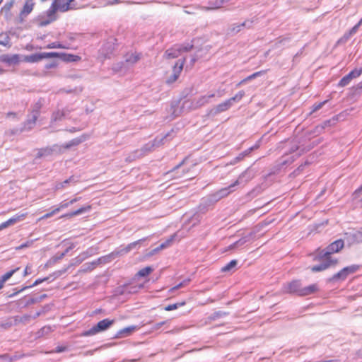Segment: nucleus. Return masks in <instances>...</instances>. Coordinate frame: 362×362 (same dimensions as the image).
I'll use <instances>...</instances> for the list:
<instances>
[{
    "label": "nucleus",
    "instance_id": "obj_1",
    "mask_svg": "<svg viewBox=\"0 0 362 362\" xmlns=\"http://www.w3.org/2000/svg\"><path fill=\"white\" fill-rule=\"evenodd\" d=\"M344 246V242L342 239H338L330 243L326 248L321 250L317 248L315 250V257L314 259H321L322 257L332 258L331 255L339 252Z\"/></svg>",
    "mask_w": 362,
    "mask_h": 362
},
{
    "label": "nucleus",
    "instance_id": "obj_2",
    "mask_svg": "<svg viewBox=\"0 0 362 362\" xmlns=\"http://www.w3.org/2000/svg\"><path fill=\"white\" fill-rule=\"evenodd\" d=\"M57 11V0H54L51 4L49 8L43 14L38 16V25L44 27L57 20L56 13Z\"/></svg>",
    "mask_w": 362,
    "mask_h": 362
},
{
    "label": "nucleus",
    "instance_id": "obj_3",
    "mask_svg": "<svg viewBox=\"0 0 362 362\" xmlns=\"http://www.w3.org/2000/svg\"><path fill=\"white\" fill-rule=\"evenodd\" d=\"M360 269V265L352 264L343 268L337 274H334L329 279L330 282H339L344 281L349 275L352 274Z\"/></svg>",
    "mask_w": 362,
    "mask_h": 362
},
{
    "label": "nucleus",
    "instance_id": "obj_4",
    "mask_svg": "<svg viewBox=\"0 0 362 362\" xmlns=\"http://www.w3.org/2000/svg\"><path fill=\"white\" fill-rule=\"evenodd\" d=\"M215 97L214 93L202 95L199 98H194L191 100H186L184 106H187L191 110H197L201 107L206 105L211 102V99Z\"/></svg>",
    "mask_w": 362,
    "mask_h": 362
},
{
    "label": "nucleus",
    "instance_id": "obj_5",
    "mask_svg": "<svg viewBox=\"0 0 362 362\" xmlns=\"http://www.w3.org/2000/svg\"><path fill=\"white\" fill-rule=\"evenodd\" d=\"M193 45H175L172 47L168 49L165 52L167 59L177 58L182 52H189L193 48Z\"/></svg>",
    "mask_w": 362,
    "mask_h": 362
},
{
    "label": "nucleus",
    "instance_id": "obj_6",
    "mask_svg": "<svg viewBox=\"0 0 362 362\" xmlns=\"http://www.w3.org/2000/svg\"><path fill=\"white\" fill-rule=\"evenodd\" d=\"M114 323L113 320L104 319L100 322H98L95 326H93L90 329L85 331L83 333V336H91L94 335L98 332H103L107 329L112 324Z\"/></svg>",
    "mask_w": 362,
    "mask_h": 362
},
{
    "label": "nucleus",
    "instance_id": "obj_7",
    "mask_svg": "<svg viewBox=\"0 0 362 362\" xmlns=\"http://www.w3.org/2000/svg\"><path fill=\"white\" fill-rule=\"evenodd\" d=\"M117 39L115 37H110L105 42L101 48L100 49V54L104 58H110V55L113 53L115 49Z\"/></svg>",
    "mask_w": 362,
    "mask_h": 362
},
{
    "label": "nucleus",
    "instance_id": "obj_8",
    "mask_svg": "<svg viewBox=\"0 0 362 362\" xmlns=\"http://www.w3.org/2000/svg\"><path fill=\"white\" fill-rule=\"evenodd\" d=\"M59 56V54L58 52L35 53L26 56L25 57V61L30 63H35L46 58H52Z\"/></svg>",
    "mask_w": 362,
    "mask_h": 362
},
{
    "label": "nucleus",
    "instance_id": "obj_9",
    "mask_svg": "<svg viewBox=\"0 0 362 362\" xmlns=\"http://www.w3.org/2000/svg\"><path fill=\"white\" fill-rule=\"evenodd\" d=\"M230 101L228 99L224 102L214 106V107L207 110V116L214 117L223 112H225L232 107Z\"/></svg>",
    "mask_w": 362,
    "mask_h": 362
},
{
    "label": "nucleus",
    "instance_id": "obj_10",
    "mask_svg": "<svg viewBox=\"0 0 362 362\" xmlns=\"http://www.w3.org/2000/svg\"><path fill=\"white\" fill-rule=\"evenodd\" d=\"M185 59H179L173 66V72L166 80L168 84L174 83L180 76V74L183 69Z\"/></svg>",
    "mask_w": 362,
    "mask_h": 362
},
{
    "label": "nucleus",
    "instance_id": "obj_11",
    "mask_svg": "<svg viewBox=\"0 0 362 362\" xmlns=\"http://www.w3.org/2000/svg\"><path fill=\"white\" fill-rule=\"evenodd\" d=\"M319 261H322V262L317 265H315L311 267V271L313 272H319L324 271L329 268L331 265H334L337 263V259L333 258H327L322 257L321 259H318Z\"/></svg>",
    "mask_w": 362,
    "mask_h": 362
},
{
    "label": "nucleus",
    "instance_id": "obj_12",
    "mask_svg": "<svg viewBox=\"0 0 362 362\" xmlns=\"http://www.w3.org/2000/svg\"><path fill=\"white\" fill-rule=\"evenodd\" d=\"M34 6V1L32 0H25L24 6L18 18V22L19 23H23L24 22L25 18L32 12Z\"/></svg>",
    "mask_w": 362,
    "mask_h": 362
},
{
    "label": "nucleus",
    "instance_id": "obj_13",
    "mask_svg": "<svg viewBox=\"0 0 362 362\" xmlns=\"http://www.w3.org/2000/svg\"><path fill=\"white\" fill-rule=\"evenodd\" d=\"M362 73V68L354 69L344 76L339 82L338 86L344 87L347 86L352 79L358 77Z\"/></svg>",
    "mask_w": 362,
    "mask_h": 362
},
{
    "label": "nucleus",
    "instance_id": "obj_14",
    "mask_svg": "<svg viewBox=\"0 0 362 362\" xmlns=\"http://www.w3.org/2000/svg\"><path fill=\"white\" fill-rule=\"evenodd\" d=\"M185 161V159H184L182 162H180L179 164L175 165L171 170H169L167 173V175H168L170 177L174 178V179H179L182 177L185 173H187L189 170L183 168L181 171H180V168L183 165Z\"/></svg>",
    "mask_w": 362,
    "mask_h": 362
},
{
    "label": "nucleus",
    "instance_id": "obj_15",
    "mask_svg": "<svg viewBox=\"0 0 362 362\" xmlns=\"http://www.w3.org/2000/svg\"><path fill=\"white\" fill-rule=\"evenodd\" d=\"M301 288L302 284L298 280H294L284 286V290L286 292L298 296H300Z\"/></svg>",
    "mask_w": 362,
    "mask_h": 362
},
{
    "label": "nucleus",
    "instance_id": "obj_16",
    "mask_svg": "<svg viewBox=\"0 0 362 362\" xmlns=\"http://www.w3.org/2000/svg\"><path fill=\"white\" fill-rule=\"evenodd\" d=\"M172 133H173V130L167 133L164 136H156L152 141L147 144V146H149L150 150H153L154 148L159 147L164 144L165 140L171 136Z\"/></svg>",
    "mask_w": 362,
    "mask_h": 362
},
{
    "label": "nucleus",
    "instance_id": "obj_17",
    "mask_svg": "<svg viewBox=\"0 0 362 362\" xmlns=\"http://www.w3.org/2000/svg\"><path fill=\"white\" fill-rule=\"evenodd\" d=\"M255 176V173L250 170L247 169L245 172L240 175L238 180L233 182V185L237 186L243 182H247L251 180Z\"/></svg>",
    "mask_w": 362,
    "mask_h": 362
},
{
    "label": "nucleus",
    "instance_id": "obj_18",
    "mask_svg": "<svg viewBox=\"0 0 362 362\" xmlns=\"http://www.w3.org/2000/svg\"><path fill=\"white\" fill-rule=\"evenodd\" d=\"M252 20H246L242 23H234L230 27V32L232 34L239 33L243 28H250L252 26Z\"/></svg>",
    "mask_w": 362,
    "mask_h": 362
},
{
    "label": "nucleus",
    "instance_id": "obj_19",
    "mask_svg": "<svg viewBox=\"0 0 362 362\" xmlns=\"http://www.w3.org/2000/svg\"><path fill=\"white\" fill-rule=\"evenodd\" d=\"M0 62L6 64L9 66L15 65L19 62V56L18 54H1L0 56Z\"/></svg>",
    "mask_w": 362,
    "mask_h": 362
},
{
    "label": "nucleus",
    "instance_id": "obj_20",
    "mask_svg": "<svg viewBox=\"0 0 362 362\" xmlns=\"http://www.w3.org/2000/svg\"><path fill=\"white\" fill-rule=\"evenodd\" d=\"M141 54L136 52L127 53L124 57V62H122V64H127L128 66H132L137 63L141 59Z\"/></svg>",
    "mask_w": 362,
    "mask_h": 362
},
{
    "label": "nucleus",
    "instance_id": "obj_21",
    "mask_svg": "<svg viewBox=\"0 0 362 362\" xmlns=\"http://www.w3.org/2000/svg\"><path fill=\"white\" fill-rule=\"evenodd\" d=\"M146 240V238H141L140 240H138L135 242H133L127 246L121 245L118 248L120 250L122 256L129 253L131 250L136 248L137 245H139L141 242H144Z\"/></svg>",
    "mask_w": 362,
    "mask_h": 362
},
{
    "label": "nucleus",
    "instance_id": "obj_22",
    "mask_svg": "<svg viewBox=\"0 0 362 362\" xmlns=\"http://www.w3.org/2000/svg\"><path fill=\"white\" fill-rule=\"evenodd\" d=\"M70 112L71 111L68 108L58 110L52 113L51 120L52 122L61 121L62 119L66 117Z\"/></svg>",
    "mask_w": 362,
    "mask_h": 362
},
{
    "label": "nucleus",
    "instance_id": "obj_23",
    "mask_svg": "<svg viewBox=\"0 0 362 362\" xmlns=\"http://www.w3.org/2000/svg\"><path fill=\"white\" fill-rule=\"evenodd\" d=\"M24 217V214L13 216L6 221H4L0 224V230L4 229L10 226L15 224L16 223L23 220Z\"/></svg>",
    "mask_w": 362,
    "mask_h": 362
},
{
    "label": "nucleus",
    "instance_id": "obj_24",
    "mask_svg": "<svg viewBox=\"0 0 362 362\" xmlns=\"http://www.w3.org/2000/svg\"><path fill=\"white\" fill-rule=\"evenodd\" d=\"M66 270H64V271H59V272H54L52 275H50L49 276H47V277H45V278H43V279H37L35 281V282L30 285V286H26L25 288H23L22 290H24L25 288H31V287H33V286H37L40 284H42V282L44 281H49V279L52 277L53 279H54L55 278L59 276L63 272H64Z\"/></svg>",
    "mask_w": 362,
    "mask_h": 362
},
{
    "label": "nucleus",
    "instance_id": "obj_25",
    "mask_svg": "<svg viewBox=\"0 0 362 362\" xmlns=\"http://www.w3.org/2000/svg\"><path fill=\"white\" fill-rule=\"evenodd\" d=\"M38 117L35 115H30L28 116V119L23 123V129L25 131L31 130L35 125L36 121Z\"/></svg>",
    "mask_w": 362,
    "mask_h": 362
},
{
    "label": "nucleus",
    "instance_id": "obj_26",
    "mask_svg": "<svg viewBox=\"0 0 362 362\" xmlns=\"http://www.w3.org/2000/svg\"><path fill=\"white\" fill-rule=\"evenodd\" d=\"M317 291V286L316 284H311L305 287H302L299 296H306L313 294Z\"/></svg>",
    "mask_w": 362,
    "mask_h": 362
},
{
    "label": "nucleus",
    "instance_id": "obj_27",
    "mask_svg": "<svg viewBox=\"0 0 362 362\" xmlns=\"http://www.w3.org/2000/svg\"><path fill=\"white\" fill-rule=\"evenodd\" d=\"M251 236H252V234H249L247 235H245V236L240 238L238 240H237L234 243L231 244L228 247L229 250H232V249L243 246V245H245L247 242H248L250 240Z\"/></svg>",
    "mask_w": 362,
    "mask_h": 362
},
{
    "label": "nucleus",
    "instance_id": "obj_28",
    "mask_svg": "<svg viewBox=\"0 0 362 362\" xmlns=\"http://www.w3.org/2000/svg\"><path fill=\"white\" fill-rule=\"evenodd\" d=\"M98 266V264L96 259L90 262H86L81 266L80 272L83 273L89 272L93 271Z\"/></svg>",
    "mask_w": 362,
    "mask_h": 362
},
{
    "label": "nucleus",
    "instance_id": "obj_29",
    "mask_svg": "<svg viewBox=\"0 0 362 362\" xmlns=\"http://www.w3.org/2000/svg\"><path fill=\"white\" fill-rule=\"evenodd\" d=\"M258 147H259V145L255 144V146L243 151L237 157H235L234 158V162L233 163H235L243 160L246 156H248L253 150L257 149Z\"/></svg>",
    "mask_w": 362,
    "mask_h": 362
},
{
    "label": "nucleus",
    "instance_id": "obj_30",
    "mask_svg": "<svg viewBox=\"0 0 362 362\" xmlns=\"http://www.w3.org/2000/svg\"><path fill=\"white\" fill-rule=\"evenodd\" d=\"M233 183L228 186L227 187L222 188L218 191L216 192V194L218 195L219 199H222L226 196H228L230 192L233 191Z\"/></svg>",
    "mask_w": 362,
    "mask_h": 362
},
{
    "label": "nucleus",
    "instance_id": "obj_31",
    "mask_svg": "<svg viewBox=\"0 0 362 362\" xmlns=\"http://www.w3.org/2000/svg\"><path fill=\"white\" fill-rule=\"evenodd\" d=\"M238 265V261L236 259H233L228 264H226L225 266H223L221 271L222 272H233L235 270V268Z\"/></svg>",
    "mask_w": 362,
    "mask_h": 362
},
{
    "label": "nucleus",
    "instance_id": "obj_32",
    "mask_svg": "<svg viewBox=\"0 0 362 362\" xmlns=\"http://www.w3.org/2000/svg\"><path fill=\"white\" fill-rule=\"evenodd\" d=\"M136 326H129L125 328L120 329L117 334V337H123L129 335L132 332H133L136 329Z\"/></svg>",
    "mask_w": 362,
    "mask_h": 362
},
{
    "label": "nucleus",
    "instance_id": "obj_33",
    "mask_svg": "<svg viewBox=\"0 0 362 362\" xmlns=\"http://www.w3.org/2000/svg\"><path fill=\"white\" fill-rule=\"evenodd\" d=\"M77 182H78V179H76L74 176H71L69 179H66L64 182L57 183L55 186V188H56V189H63V188L66 187V185H68L69 183H76Z\"/></svg>",
    "mask_w": 362,
    "mask_h": 362
},
{
    "label": "nucleus",
    "instance_id": "obj_34",
    "mask_svg": "<svg viewBox=\"0 0 362 362\" xmlns=\"http://www.w3.org/2000/svg\"><path fill=\"white\" fill-rule=\"evenodd\" d=\"M90 208L91 207L89 205L86 206H83L76 211H74L72 212H70V213L66 214L64 216L72 217L74 216H78V215L82 214L86 211H88L90 209Z\"/></svg>",
    "mask_w": 362,
    "mask_h": 362
},
{
    "label": "nucleus",
    "instance_id": "obj_35",
    "mask_svg": "<svg viewBox=\"0 0 362 362\" xmlns=\"http://www.w3.org/2000/svg\"><path fill=\"white\" fill-rule=\"evenodd\" d=\"M228 314H229L228 313L221 311V310L216 311L209 317V320H216L218 318H221L225 316H227Z\"/></svg>",
    "mask_w": 362,
    "mask_h": 362
},
{
    "label": "nucleus",
    "instance_id": "obj_36",
    "mask_svg": "<svg viewBox=\"0 0 362 362\" xmlns=\"http://www.w3.org/2000/svg\"><path fill=\"white\" fill-rule=\"evenodd\" d=\"M153 269L151 267H146L141 269H140L137 274L136 276L139 277H146L148 276L152 272Z\"/></svg>",
    "mask_w": 362,
    "mask_h": 362
},
{
    "label": "nucleus",
    "instance_id": "obj_37",
    "mask_svg": "<svg viewBox=\"0 0 362 362\" xmlns=\"http://www.w3.org/2000/svg\"><path fill=\"white\" fill-rule=\"evenodd\" d=\"M219 200L220 199L218 197V195L216 194V192L209 194L205 199L206 204L209 205L214 204Z\"/></svg>",
    "mask_w": 362,
    "mask_h": 362
},
{
    "label": "nucleus",
    "instance_id": "obj_38",
    "mask_svg": "<svg viewBox=\"0 0 362 362\" xmlns=\"http://www.w3.org/2000/svg\"><path fill=\"white\" fill-rule=\"evenodd\" d=\"M96 260L98 262V265H100L110 262L111 261L113 260V258L112 257L111 253H110L107 255L98 258Z\"/></svg>",
    "mask_w": 362,
    "mask_h": 362
},
{
    "label": "nucleus",
    "instance_id": "obj_39",
    "mask_svg": "<svg viewBox=\"0 0 362 362\" xmlns=\"http://www.w3.org/2000/svg\"><path fill=\"white\" fill-rule=\"evenodd\" d=\"M59 54V56L58 57H60L64 61L66 62H76L77 59L78 58V56L71 54Z\"/></svg>",
    "mask_w": 362,
    "mask_h": 362
},
{
    "label": "nucleus",
    "instance_id": "obj_40",
    "mask_svg": "<svg viewBox=\"0 0 362 362\" xmlns=\"http://www.w3.org/2000/svg\"><path fill=\"white\" fill-rule=\"evenodd\" d=\"M57 11H60L61 12H66L71 8V7L69 6V2L62 4L58 0H57Z\"/></svg>",
    "mask_w": 362,
    "mask_h": 362
},
{
    "label": "nucleus",
    "instance_id": "obj_41",
    "mask_svg": "<svg viewBox=\"0 0 362 362\" xmlns=\"http://www.w3.org/2000/svg\"><path fill=\"white\" fill-rule=\"evenodd\" d=\"M244 95V90H240L233 97L229 98L228 100L230 101L231 104L233 105L234 103L240 101Z\"/></svg>",
    "mask_w": 362,
    "mask_h": 362
},
{
    "label": "nucleus",
    "instance_id": "obj_42",
    "mask_svg": "<svg viewBox=\"0 0 362 362\" xmlns=\"http://www.w3.org/2000/svg\"><path fill=\"white\" fill-rule=\"evenodd\" d=\"M52 149L49 148H40L38 150L36 157L40 158L43 156L50 155L52 153Z\"/></svg>",
    "mask_w": 362,
    "mask_h": 362
},
{
    "label": "nucleus",
    "instance_id": "obj_43",
    "mask_svg": "<svg viewBox=\"0 0 362 362\" xmlns=\"http://www.w3.org/2000/svg\"><path fill=\"white\" fill-rule=\"evenodd\" d=\"M42 107V103L38 101L33 107L30 115L39 117L40 109Z\"/></svg>",
    "mask_w": 362,
    "mask_h": 362
},
{
    "label": "nucleus",
    "instance_id": "obj_44",
    "mask_svg": "<svg viewBox=\"0 0 362 362\" xmlns=\"http://www.w3.org/2000/svg\"><path fill=\"white\" fill-rule=\"evenodd\" d=\"M15 4L14 0H10L7 1L4 6L1 8V11H4L5 13H10L12 7Z\"/></svg>",
    "mask_w": 362,
    "mask_h": 362
},
{
    "label": "nucleus",
    "instance_id": "obj_45",
    "mask_svg": "<svg viewBox=\"0 0 362 362\" xmlns=\"http://www.w3.org/2000/svg\"><path fill=\"white\" fill-rule=\"evenodd\" d=\"M185 305V301H182V302L176 303H173V304H170L165 308V310L167 311H171V310H175L181 306H183Z\"/></svg>",
    "mask_w": 362,
    "mask_h": 362
},
{
    "label": "nucleus",
    "instance_id": "obj_46",
    "mask_svg": "<svg viewBox=\"0 0 362 362\" xmlns=\"http://www.w3.org/2000/svg\"><path fill=\"white\" fill-rule=\"evenodd\" d=\"M351 91L353 97L360 96L362 92V83H359L356 87H353Z\"/></svg>",
    "mask_w": 362,
    "mask_h": 362
},
{
    "label": "nucleus",
    "instance_id": "obj_47",
    "mask_svg": "<svg viewBox=\"0 0 362 362\" xmlns=\"http://www.w3.org/2000/svg\"><path fill=\"white\" fill-rule=\"evenodd\" d=\"M81 142H82V139H78V138H76V139H74L69 141L68 143H66L65 144L64 147L66 148H71L72 146L78 145Z\"/></svg>",
    "mask_w": 362,
    "mask_h": 362
},
{
    "label": "nucleus",
    "instance_id": "obj_48",
    "mask_svg": "<svg viewBox=\"0 0 362 362\" xmlns=\"http://www.w3.org/2000/svg\"><path fill=\"white\" fill-rule=\"evenodd\" d=\"M19 269V267H17L14 269H12L8 272H6L5 274H4L1 279L3 281V282H6L8 279H10L14 273H16Z\"/></svg>",
    "mask_w": 362,
    "mask_h": 362
},
{
    "label": "nucleus",
    "instance_id": "obj_49",
    "mask_svg": "<svg viewBox=\"0 0 362 362\" xmlns=\"http://www.w3.org/2000/svg\"><path fill=\"white\" fill-rule=\"evenodd\" d=\"M46 47L47 49H56V48L67 49L68 48L67 47H66V46L63 45L62 44L57 42H54L49 44L47 45Z\"/></svg>",
    "mask_w": 362,
    "mask_h": 362
},
{
    "label": "nucleus",
    "instance_id": "obj_50",
    "mask_svg": "<svg viewBox=\"0 0 362 362\" xmlns=\"http://www.w3.org/2000/svg\"><path fill=\"white\" fill-rule=\"evenodd\" d=\"M263 73H264V71H257V72H255L252 74H251L250 76H247V78H245V79H243V81H240V84H243L244 83H245L246 81H250V80H252L257 76H261Z\"/></svg>",
    "mask_w": 362,
    "mask_h": 362
},
{
    "label": "nucleus",
    "instance_id": "obj_51",
    "mask_svg": "<svg viewBox=\"0 0 362 362\" xmlns=\"http://www.w3.org/2000/svg\"><path fill=\"white\" fill-rule=\"evenodd\" d=\"M0 359H4L6 362H12L17 359V356H10V355L6 354L0 355Z\"/></svg>",
    "mask_w": 362,
    "mask_h": 362
},
{
    "label": "nucleus",
    "instance_id": "obj_52",
    "mask_svg": "<svg viewBox=\"0 0 362 362\" xmlns=\"http://www.w3.org/2000/svg\"><path fill=\"white\" fill-rule=\"evenodd\" d=\"M229 0H216L214 3L210 2V4L212 6L211 8H218L223 6V4Z\"/></svg>",
    "mask_w": 362,
    "mask_h": 362
},
{
    "label": "nucleus",
    "instance_id": "obj_53",
    "mask_svg": "<svg viewBox=\"0 0 362 362\" xmlns=\"http://www.w3.org/2000/svg\"><path fill=\"white\" fill-rule=\"evenodd\" d=\"M189 279H185L184 281H182V282H180V284H178L177 286H174L173 288H172L170 291L173 292L175 290H177L178 288H181V287H183L186 285L188 284V283L189 282Z\"/></svg>",
    "mask_w": 362,
    "mask_h": 362
},
{
    "label": "nucleus",
    "instance_id": "obj_54",
    "mask_svg": "<svg viewBox=\"0 0 362 362\" xmlns=\"http://www.w3.org/2000/svg\"><path fill=\"white\" fill-rule=\"evenodd\" d=\"M104 1L106 6H113L115 4L124 3L123 0H104Z\"/></svg>",
    "mask_w": 362,
    "mask_h": 362
},
{
    "label": "nucleus",
    "instance_id": "obj_55",
    "mask_svg": "<svg viewBox=\"0 0 362 362\" xmlns=\"http://www.w3.org/2000/svg\"><path fill=\"white\" fill-rule=\"evenodd\" d=\"M351 36V35H350V33H345L343 37H341L339 40H338L337 44L341 45V44L345 43L349 39V37Z\"/></svg>",
    "mask_w": 362,
    "mask_h": 362
},
{
    "label": "nucleus",
    "instance_id": "obj_56",
    "mask_svg": "<svg viewBox=\"0 0 362 362\" xmlns=\"http://www.w3.org/2000/svg\"><path fill=\"white\" fill-rule=\"evenodd\" d=\"M141 287H142L141 286H139V287H137V286H132V287L126 286L124 292L127 291L128 293H134L137 292L138 289L141 288Z\"/></svg>",
    "mask_w": 362,
    "mask_h": 362
},
{
    "label": "nucleus",
    "instance_id": "obj_57",
    "mask_svg": "<svg viewBox=\"0 0 362 362\" xmlns=\"http://www.w3.org/2000/svg\"><path fill=\"white\" fill-rule=\"evenodd\" d=\"M24 130L23 127H21V128H15V129H11L9 131L7 132V134H9L11 135H14V134H21V132H23Z\"/></svg>",
    "mask_w": 362,
    "mask_h": 362
},
{
    "label": "nucleus",
    "instance_id": "obj_58",
    "mask_svg": "<svg viewBox=\"0 0 362 362\" xmlns=\"http://www.w3.org/2000/svg\"><path fill=\"white\" fill-rule=\"evenodd\" d=\"M95 253H97V249L93 247L88 248L83 255H86V257L92 256Z\"/></svg>",
    "mask_w": 362,
    "mask_h": 362
},
{
    "label": "nucleus",
    "instance_id": "obj_59",
    "mask_svg": "<svg viewBox=\"0 0 362 362\" xmlns=\"http://www.w3.org/2000/svg\"><path fill=\"white\" fill-rule=\"evenodd\" d=\"M362 24V18L361 20H359V21L358 22V23L354 25L349 32V33H350L351 35H352L353 34L356 33L357 30H358V28Z\"/></svg>",
    "mask_w": 362,
    "mask_h": 362
},
{
    "label": "nucleus",
    "instance_id": "obj_60",
    "mask_svg": "<svg viewBox=\"0 0 362 362\" xmlns=\"http://www.w3.org/2000/svg\"><path fill=\"white\" fill-rule=\"evenodd\" d=\"M110 253L112 255L113 259H116L117 257L122 256V255L118 247L116 248L114 251H112Z\"/></svg>",
    "mask_w": 362,
    "mask_h": 362
},
{
    "label": "nucleus",
    "instance_id": "obj_61",
    "mask_svg": "<svg viewBox=\"0 0 362 362\" xmlns=\"http://www.w3.org/2000/svg\"><path fill=\"white\" fill-rule=\"evenodd\" d=\"M51 332V327H42L39 332L38 334L39 336L42 335L44 334H48Z\"/></svg>",
    "mask_w": 362,
    "mask_h": 362
},
{
    "label": "nucleus",
    "instance_id": "obj_62",
    "mask_svg": "<svg viewBox=\"0 0 362 362\" xmlns=\"http://www.w3.org/2000/svg\"><path fill=\"white\" fill-rule=\"evenodd\" d=\"M326 103H327V101L325 100V101H323L322 103H317V104H315L313 105V112H316V111L320 110Z\"/></svg>",
    "mask_w": 362,
    "mask_h": 362
},
{
    "label": "nucleus",
    "instance_id": "obj_63",
    "mask_svg": "<svg viewBox=\"0 0 362 362\" xmlns=\"http://www.w3.org/2000/svg\"><path fill=\"white\" fill-rule=\"evenodd\" d=\"M60 211V208H56L54 210H53L52 211L49 212V213H47L46 214H45L42 218H49L51 217L52 216H53L54 214H55L56 213L59 212Z\"/></svg>",
    "mask_w": 362,
    "mask_h": 362
},
{
    "label": "nucleus",
    "instance_id": "obj_64",
    "mask_svg": "<svg viewBox=\"0 0 362 362\" xmlns=\"http://www.w3.org/2000/svg\"><path fill=\"white\" fill-rule=\"evenodd\" d=\"M57 66V62L54 61V62L47 63L45 65V68L46 69H50L55 68Z\"/></svg>",
    "mask_w": 362,
    "mask_h": 362
}]
</instances>
